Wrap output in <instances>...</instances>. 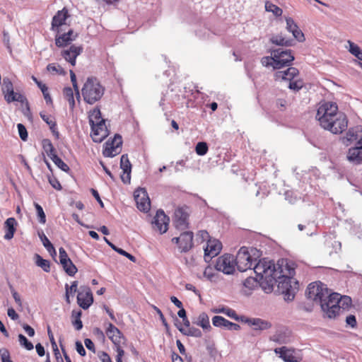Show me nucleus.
<instances>
[{"mask_svg": "<svg viewBox=\"0 0 362 362\" xmlns=\"http://www.w3.org/2000/svg\"><path fill=\"white\" fill-rule=\"evenodd\" d=\"M134 199L139 210L143 212H148L150 210V199L147 192L144 189H140L134 192Z\"/></svg>", "mask_w": 362, "mask_h": 362, "instance_id": "nucleus-15", "label": "nucleus"}, {"mask_svg": "<svg viewBox=\"0 0 362 362\" xmlns=\"http://www.w3.org/2000/svg\"><path fill=\"white\" fill-rule=\"evenodd\" d=\"M70 77H71V81L73 85V88L76 93L77 98L79 99L80 93H79V89H78V86L77 81H76V76L72 70H70Z\"/></svg>", "mask_w": 362, "mask_h": 362, "instance_id": "nucleus-55", "label": "nucleus"}, {"mask_svg": "<svg viewBox=\"0 0 362 362\" xmlns=\"http://www.w3.org/2000/svg\"><path fill=\"white\" fill-rule=\"evenodd\" d=\"M82 52L83 47L81 46L72 45L69 49L62 50L61 55L66 62L70 63L71 66H74L77 57L80 55Z\"/></svg>", "mask_w": 362, "mask_h": 362, "instance_id": "nucleus-19", "label": "nucleus"}, {"mask_svg": "<svg viewBox=\"0 0 362 362\" xmlns=\"http://www.w3.org/2000/svg\"><path fill=\"white\" fill-rule=\"evenodd\" d=\"M155 229L161 234L165 233L168 228L169 218L165 214L163 210H158L152 222Z\"/></svg>", "mask_w": 362, "mask_h": 362, "instance_id": "nucleus-17", "label": "nucleus"}, {"mask_svg": "<svg viewBox=\"0 0 362 362\" xmlns=\"http://www.w3.org/2000/svg\"><path fill=\"white\" fill-rule=\"evenodd\" d=\"M82 315V312L81 310H73L72 311V317L74 320H72V325L75 327L76 330H81L83 327V323L81 320V317Z\"/></svg>", "mask_w": 362, "mask_h": 362, "instance_id": "nucleus-36", "label": "nucleus"}, {"mask_svg": "<svg viewBox=\"0 0 362 362\" xmlns=\"http://www.w3.org/2000/svg\"><path fill=\"white\" fill-rule=\"evenodd\" d=\"M346 322L347 325H350L351 327H355L357 325L356 318L354 315H349L346 318Z\"/></svg>", "mask_w": 362, "mask_h": 362, "instance_id": "nucleus-62", "label": "nucleus"}, {"mask_svg": "<svg viewBox=\"0 0 362 362\" xmlns=\"http://www.w3.org/2000/svg\"><path fill=\"white\" fill-rule=\"evenodd\" d=\"M224 327L228 330H239L240 329V326L238 324L232 322L228 320H226Z\"/></svg>", "mask_w": 362, "mask_h": 362, "instance_id": "nucleus-61", "label": "nucleus"}, {"mask_svg": "<svg viewBox=\"0 0 362 362\" xmlns=\"http://www.w3.org/2000/svg\"><path fill=\"white\" fill-rule=\"evenodd\" d=\"M270 41L272 43L279 46L290 47L294 45V40L286 38L281 34L272 37Z\"/></svg>", "mask_w": 362, "mask_h": 362, "instance_id": "nucleus-30", "label": "nucleus"}, {"mask_svg": "<svg viewBox=\"0 0 362 362\" xmlns=\"http://www.w3.org/2000/svg\"><path fill=\"white\" fill-rule=\"evenodd\" d=\"M305 294L308 299L320 305L322 311L329 318H334L339 314L340 305L337 301L338 293H330L327 285L321 281L310 283L307 288Z\"/></svg>", "mask_w": 362, "mask_h": 362, "instance_id": "nucleus-2", "label": "nucleus"}, {"mask_svg": "<svg viewBox=\"0 0 362 362\" xmlns=\"http://www.w3.org/2000/svg\"><path fill=\"white\" fill-rule=\"evenodd\" d=\"M2 93L4 97V100L8 103L13 102H19L21 104H26L28 110H29L28 102L25 96L23 94L13 90V85L10 78L5 77L3 78L2 83Z\"/></svg>", "mask_w": 362, "mask_h": 362, "instance_id": "nucleus-6", "label": "nucleus"}, {"mask_svg": "<svg viewBox=\"0 0 362 362\" xmlns=\"http://www.w3.org/2000/svg\"><path fill=\"white\" fill-rule=\"evenodd\" d=\"M78 305L84 309H88L93 303V296L90 288L88 286H82L77 295Z\"/></svg>", "mask_w": 362, "mask_h": 362, "instance_id": "nucleus-13", "label": "nucleus"}, {"mask_svg": "<svg viewBox=\"0 0 362 362\" xmlns=\"http://www.w3.org/2000/svg\"><path fill=\"white\" fill-rule=\"evenodd\" d=\"M254 272L263 280L262 284H266L268 291L273 290L274 286L277 284L278 288L284 295V299L291 301L294 299L298 291V281L293 277L295 269L289 264L287 259H281L275 264L273 261L265 258L259 260L254 267Z\"/></svg>", "mask_w": 362, "mask_h": 362, "instance_id": "nucleus-1", "label": "nucleus"}, {"mask_svg": "<svg viewBox=\"0 0 362 362\" xmlns=\"http://www.w3.org/2000/svg\"><path fill=\"white\" fill-rule=\"evenodd\" d=\"M116 252L117 253H119V255L126 257L127 258H128L132 262H135L136 260V257L134 256H133L130 253L126 252L125 250H124L122 248L118 247L117 250H116Z\"/></svg>", "mask_w": 362, "mask_h": 362, "instance_id": "nucleus-59", "label": "nucleus"}, {"mask_svg": "<svg viewBox=\"0 0 362 362\" xmlns=\"http://www.w3.org/2000/svg\"><path fill=\"white\" fill-rule=\"evenodd\" d=\"M337 301H339L338 303L340 305V310H344L351 305V298L349 296H341L339 293H338Z\"/></svg>", "mask_w": 362, "mask_h": 362, "instance_id": "nucleus-40", "label": "nucleus"}, {"mask_svg": "<svg viewBox=\"0 0 362 362\" xmlns=\"http://www.w3.org/2000/svg\"><path fill=\"white\" fill-rule=\"evenodd\" d=\"M226 319L222 316L216 315L212 318V324L217 327H224Z\"/></svg>", "mask_w": 362, "mask_h": 362, "instance_id": "nucleus-53", "label": "nucleus"}, {"mask_svg": "<svg viewBox=\"0 0 362 362\" xmlns=\"http://www.w3.org/2000/svg\"><path fill=\"white\" fill-rule=\"evenodd\" d=\"M35 264L37 267L42 268L45 272L50 271V262L47 259H43L40 255H35Z\"/></svg>", "mask_w": 362, "mask_h": 362, "instance_id": "nucleus-35", "label": "nucleus"}, {"mask_svg": "<svg viewBox=\"0 0 362 362\" xmlns=\"http://www.w3.org/2000/svg\"><path fill=\"white\" fill-rule=\"evenodd\" d=\"M298 74L299 71L298 69L290 66L286 70L276 71L274 74V77L276 80L288 81L290 82L298 76Z\"/></svg>", "mask_w": 362, "mask_h": 362, "instance_id": "nucleus-24", "label": "nucleus"}, {"mask_svg": "<svg viewBox=\"0 0 362 362\" xmlns=\"http://www.w3.org/2000/svg\"><path fill=\"white\" fill-rule=\"evenodd\" d=\"M348 122L346 115L344 112H339L328 122V124L325 125L322 128L334 134H341L347 129Z\"/></svg>", "mask_w": 362, "mask_h": 362, "instance_id": "nucleus-7", "label": "nucleus"}, {"mask_svg": "<svg viewBox=\"0 0 362 362\" xmlns=\"http://www.w3.org/2000/svg\"><path fill=\"white\" fill-rule=\"evenodd\" d=\"M18 341L21 346H23L28 351L33 349V344L23 334H20L18 335Z\"/></svg>", "mask_w": 362, "mask_h": 362, "instance_id": "nucleus-49", "label": "nucleus"}, {"mask_svg": "<svg viewBox=\"0 0 362 362\" xmlns=\"http://www.w3.org/2000/svg\"><path fill=\"white\" fill-rule=\"evenodd\" d=\"M261 62L263 66H272L274 69V56L272 55L269 57H264L261 59Z\"/></svg>", "mask_w": 362, "mask_h": 362, "instance_id": "nucleus-56", "label": "nucleus"}, {"mask_svg": "<svg viewBox=\"0 0 362 362\" xmlns=\"http://www.w3.org/2000/svg\"><path fill=\"white\" fill-rule=\"evenodd\" d=\"M286 30L291 33L293 37L298 42H302L305 40V36L294 20L291 17L286 18Z\"/></svg>", "mask_w": 362, "mask_h": 362, "instance_id": "nucleus-22", "label": "nucleus"}, {"mask_svg": "<svg viewBox=\"0 0 362 362\" xmlns=\"http://www.w3.org/2000/svg\"><path fill=\"white\" fill-rule=\"evenodd\" d=\"M120 147H115L113 146H107V143L105 144V148L103 150V156L105 157L112 158L119 153Z\"/></svg>", "mask_w": 362, "mask_h": 362, "instance_id": "nucleus-39", "label": "nucleus"}, {"mask_svg": "<svg viewBox=\"0 0 362 362\" xmlns=\"http://www.w3.org/2000/svg\"><path fill=\"white\" fill-rule=\"evenodd\" d=\"M213 312L215 313H223L228 316L229 317L234 319L235 320H239V317L237 315L236 312L234 310L229 308L223 307L221 308L214 309Z\"/></svg>", "mask_w": 362, "mask_h": 362, "instance_id": "nucleus-38", "label": "nucleus"}, {"mask_svg": "<svg viewBox=\"0 0 362 362\" xmlns=\"http://www.w3.org/2000/svg\"><path fill=\"white\" fill-rule=\"evenodd\" d=\"M100 122H105L101 117V112L100 109L95 108L89 115V123L90 124L95 123H100Z\"/></svg>", "mask_w": 362, "mask_h": 362, "instance_id": "nucleus-42", "label": "nucleus"}, {"mask_svg": "<svg viewBox=\"0 0 362 362\" xmlns=\"http://www.w3.org/2000/svg\"><path fill=\"white\" fill-rule=\"evenodd\" d=\"M272 55L274 56V69L291 66L295 59L291 49H284L281 47L272 49Z\"/></svg>", "mask_w": 362, "mask_h": 362, "instance_id": "nucleus-8", "label": "nucleus"}, {"mask_svg": "<svg viewBox=\"0 0 362 362\" xmlns=\"http://www.w3.org/2000/svg\"><path fill=\"white\" fill-rule=\"evenodd\" d=\"M274 352L279 355V357L285 362H298L296 357L293 355V350L289 349L286 346L276 348Z\"/></svg>", "mask_w": 362, "mask_h": 362, "instance_id": "nucleus-26", "label": "nucleus"}, {"mask_svg": "<svg viewBox=\"0 0 362 362\" xmlns=\"http://www.w3.org/2000/svg\"><path fill=\"white\" fill-rule=\"evenodd\" d=\"M3 43L9 52H11V47L10 43V35L8 31L4 30L3 32Z\"/></svg>", "mask_w": 362, "mask_h": 362, "instance_id": "nucleus-57", "label": "nucleus"}, {"mask_svg": "<svg viewBox=\"0 0 362 362\" xmlns=\"http://www.w3.org/2000/svg\"><path fill=\"white\" fill-rule=\"evenodd\" d=\"M346 158L353 164L358 165L362 163V146L356 144L355 146L349 148Z\"/></svg>", "mask_w": 362, "mask_h": 362, "instance_id": "nucleus-23", "label": "nucleus"}, {"mask_svg": "<svg viewBox=\"0 0 362 362\" xmlns=\"http://www.w3.org/2000/svg\"><path fill=\"white\" fill-rule=\"evenodd\" d=\"M271 340L279 344H287L290 341L289 332L287 330H277L271 337Z\"/></svg>", "mask_w": 362, "mask_h": 362, "instance_id": "nucleus-29", "label": "nucleus"}, {"mask_svg": "<svg viewBox=\"0 0 362 362\" xmlns=\"http://www.w3.org/2000/svg\"><path fill=\"white\" fill-rule=\"evenodd\" d=\"M77 287H78V281H73L70 286L67 284H65V290H66L65 296H66V302L67 303H69V304L70 303L69 296L70 295L73 296L75 294V293L77 291Z\"/></svg>", "mask_w": 362, "mask_h": 362, "instance_id": "nucleus-43", "label": "nucleus"}, {"mask_svg": "<svg viewBox=\"0 0 362 362\" xmlns=\"http://www.w3.org/2000/svg\"><path fill=\"white\" fill-rule=\"evenodd\" d=\"M17 128L20 138L25 141L28 139V132L25 127L23 124H18Z\"/></svg>", "mask_w": 362, "mask_h": 362, "instance_id": "nucleus-54", "label": "nucleus"}, {"mask_svg": "<svg viewBox=\"0 0 362 362\" xmlns=\"http://www.w3.org/2000/svg\"><path fill=\"white\" fill-rule=\"evenodd\" d=\"M209 150L208 145L204 141L198 142L195 146V151L199 156H204Z\"/></svg>", "mask_w": 362, "mask_h": 362, "instance_id": "nucleus-47", "label": "nucleus"}, {"mask_svg": "<svg viewBox=\"0 0 362 362\" xmlns=\"http://www.w3.org/2000/svg\"><path fill=\"white\" fill-rule=\"evenodd\" d=\"M17 225L16 220L14 218H8L4 223V228L6 233L4 235V239L11 240L13 238L14 233L16 231V226Z\"/></svg>", "mask_w": 362, "mask_h": 362, "instance_id": "nucleus-27", "label": "nucleus"}, {"mask_svg": "<svg viewBox=\"0 0 362 362\" xmlns=\"http://www.w3.org/2000/svg\"><path fill=\"white\" fill-rule=\"evenodd\" d=\"M245 322L253 327L255 330H266L272 327V323L261 318H246Z\"/></svg>", "mask_w": 362, "mask_h": 362, "instance_id": "nucleus-25", "label": "nucleus"}, {"mask_svg": "<svg viewBox=\"0 0 362 362\" xmlns=\"http://www.w3.org/2000/svg\"><path fill=\"white\" fill-rule=\"evenodd\" d=\"M339 112L338 105L334 102H323L319 104L316 113V119L322 128Z\"/></svg>", "mask_w": 362, "mask_h": 362, "instance_id": "nucleus-5", "label": "nucleus"}, {"mask_svg": "<svg viewBox=\"0 0 362 362\" xmlns=\"http://www.w3.org/2000/svg\"><path fill=\"white\" fill-rule=\"evenodd\" d=\"M59 252V262L63 269H64L65 272L71 276H74L78 271L76 267L74 264L71 259L69 257L64 248L60 247Z\"/></svg>", "mask_w": 362, "mask_h": 362, "instance_id": "nucleus-16", "label": "nucleus"}, {"mask_svg": "<svg viewBox=\"0 0 362 362\" xmlns=\"http://www.w3.org/2000/svg\"><path fill=\"white\" fill-rule=\"evenodd\" d=\"M8 316L13 320H16L19 318L18 314L13 308H9L7 310Z\"/></svg>", "mask_w": 362, "mask_h": 362, "instance_id": "nucleus-64", "label": "nucleus"}, {"mask_svg": "<svg viewBox=\"0 0 362 362\" xmlns=\"http://www.w3.org/2000/svg\"><path fill=\"white\" fill-rule=\"evenodd\" d=\"M303 84L302 80L291 81L289 82L288 88L294 91H298L303 87Z\"/></svg>", "mask_w": 362, "mask_h": 362, "instance_id": "nucleus-52", "label": "nucleus"}, {"mask_svg": "<svg viewBox=\"0 0 362 362\" xmlns=\"http://www.w3.org/2000/svg\"><path fill=\"white\" fill-rule=\"evenodd\" d=\"M235 259L229 254H226L217 258L215 268L225 274H232L235 272Z\"/></svg>", "mask_w": 362, "mask_h": 362, "instance_id": "nucleus-9", "label": "nucleus"}, {"mask_svg": "<svg viewBox=\"0 0 362 362\" xmlns=\"http://www.w3.org/2000/svg\"><path fill=\"white\" fill-rule=\"evenodd\" d=\"M42 148L46 152L47 156L51 158L52 155H56L55 148H54L51 141L48 139H45L42 141Z\"/></svg>", "mask_w": 362, "mask_h": 362, "instance_id": "nucleus-41", "label": "nucleus"}, {"mask_svg": "<svg viewBox=\"0 0 362 362\" xmlns=\"http://www.w3.org/2000/svg\"><path fill=\"white\" fill-rule=\"evenodd\" d=\"M38 236H39L40 240L42 241V245L45 247H46L47 245H48L51 243L49 241V240L47 238V237L45 235L43 231H40V232L39 231Z\"/></svg>", "mask_w": 362, "mask_h": 362, "instance_id": "nucleus-63", "label": "nucleus"}, {"mask_svg": "<svg viewBox=\"0 0 362 362\" xmlns=\"http://www.w3.org/2000/svg\"><path fill=\"white\" fill-rule=\"evenodd\" d=\"M107 146H113L115 147H121L122 144V136H120L118 134H116L113 138L112 140L110 141L108 140L106 141Z\"/></svg>", "mask_w": 362, "mask_h": 362, "instance_id": "nucleus-51", "label": "nucleus"}, {"mask_svg": "<svg viewBox=\"0 0 362 362\" xmlns=\"http://www.w3.org/2000/svg\"><path fill=\"white\" fill-rule=\"evenodd\" d=\"M361 132L362 127L361 126L350 127L346 132L345 136L341 138V142L346 146H349L354 141L358 140L360 137L359 134Z\"/></svg>", "mask_w": 362, "mask_h": 362, "instance_id": "nucleus-21", "label": "nucleus"}, {"mask_svg": "<svg viewBox=\"0 0 362 362\" xmlns=\"http://www.w3.org/2000/svg\"><path fill=\"white\" fill-rule=\"evenodd\" d=\"M194 323L202 327L204 329L209 330L211 329L209 318L206 313H202L198 317L197 322Z\"/></svg>", "mask_w": 362, "mask_h": 362, "instance_id": "nucleus-34", "label": "nucleus"}, {"mask_svg": "<svg viewBox=\"0 0 362 362\" xmlns=\"http://www.w3.org/2000/svg\"><path fill=\"white\" fill-rule=\"evenodd\" d=\"M193 233L191 231H185L180 234V240L179 244V250L180 252H187L194 245Z\"/></svg>", "mask_w": 362, "mask_h": 362, "instance_id": "nucleus-20", "label": "nucleus"}, {"mask_svg": "<svg viewBox=\"0 0 362 362\" xmlns=\"http://www.w3.org/2000/svg\"><path fill=\"white\" fill-rule=\"evenodd\" d=\"M222 244L217 240H209L206 247L204 248V259L209 262L212 257H216L221 252Z\"/></svg>", "mask_w": 362, "mask_h": 362, "instance_id": "nucleus-18", "label": "nucleus"}, {"mask_svg": "<svg viewBox=\"0 0 362 362\" xmlns=\"http://www.w3.org/2000/svg\"><path fill=\"white\" fill-rule=\"evenodd\" d=\"M34 205L36 209L39 222L42 224H45L46 222V216L42 207L37 203H35Z\"/></svg>", "mask_w": 362, "mask_h": 362, "instance_id": "nucleus-50", "label": "nucleus"}, {"mask_svg": "<svg viewBox=\"0 0 362 362\" xmlns=\"http://www.w3.org/2000/svg\"><path fill=\"white\" fill-rule=\"evenodd\" d=\"M265 10L268 12H272L276 17L281 16L283 13L281 8L270 1H267L265 3Z\"/></svg>", "mask_w": 362, "mask_h": 362, "instance_id": "nucleus-44", "label": "nucleus"}, {"mask_svg": "<svg viewBox=\"0 0 362 362\" xmlns=\"http://www.w3.org/2000/svg\"><path fill=\"white\" fill-rule=\"evenodd\" d=\"M348 44L349 45V52L356 57L358 59L362 61V49L360 48V47L351 40L348 41Z\"/></svg>", "mask_w": 362, "mask_h": 362, "instance_id": "nucleus-37", "label": "nucleus"}, {"mask_svg": "<svg viewBox=\"0 0 362 362\" xmlns=\"http://www.w3.org/2000/svg\"><path fill=\"white\" fill-rule=\"evenodd\" d=\"M75 37H66L64 34L57 33L55 36V45L58 47H64L69 45L72 41L76 39Z\"/></svg>", "mask_w": 362, "mask_h": 362, "instance_id": "nucleus-31", "label": "nucleus"}, {"mask_svg": "<svg viewBox=\"0 0 362 362\" xmlns=\"http://www.w3.org/2000/svg\"><path fill=\"white\" fill-rule=\"evenodd\" d=\"M105 93V88L95 77H88L81 89L83 100L90 105L99 101Z\"/></svg>", "mask_w": 362, "mask_h": 362, "instance_id": "nucleus-4", "label": "nucleus"}, {"mask_svg": "<svg viewBox=\"0 0 362 362\" xmlns=\"http://www.w3.org/2000/svg\"><path fill=\"white\" fill-rule=\"evenodd\" d=\"M47 70L49 72L56 73V74H58L59 75L64 76L66 74V71H64V69L62 67H61L59 65H57L56 64H54V63L49 64L47 66Z\"/></svg>", "mask_w": 362, "mask_h": 362, "instance_id": "nucleus-48", "label": "nucleus"}, {"mask_svg": "<svg viewBox=\"0 0 362 362\" xmlns=\"http://www.w3.org/2000/svg\"><path fill=\"white\" fill-rule=\"evenodd\" d=\"M188 207L182 206L175 209L173 217V224L180 230H185L189 228Z\"/></svg>", "mask_w": 362, "mask_h": 362, "instance_id": "nucleus-10", "label": "nucleus"}, {"mask_svg": "<svg viewBox=\"0 0 362 362\" xmlns=\"http://www.w3.org/2000/svg\"><path fill=\"white\" fill-rule=\"evenodd\" d=\"M50 159L62 171L66 172V173L69 171L70 168L68 166V165L66 164L59 157H58V156L57 154L52 155V156H51Z\"/></svg>", "mask_w": 362, "mask_h": 362, "instance_id": "nucleus-45", "label": "nucleus"}, {"mask_svg": "<svg viewBox=\"0 0 362 362\" xmlns=\"http://www.w3.org/2000/svg\"><path fill=\"white\" fill-rule=\"evenodd\" d=\"M120 168L123 172L132 171V164L127 154H124L121 156Z\"/></svg>", "mask_w": 362, "mask_h": 362, "instance_id": "nucleus-46", "label": "nucleus"}, {"mask_svg": "<svg viewBox=\"0 0 362 362\" xmlns=\"http://www.w3.org/2000/svg\"><path fill=\"white\" fill-rule=\"evenodd\" d=\"M64 98L69 102V107L73 110L75 107L74 90L71 87H65L63 89Z\"/></svg>", "mask_w": 362, "mask_h": 362, "instance_id": "nucleus-33", "label": "nucleus"}, {"mask_svg": "<svg viewBox=\"0 0 362 362\" xmlns=\"http://www.w3.org/2000/svg\"><path fill=\"white\" fill-rule=\"evenodd\" d=\"M106 334L108 338L115 346L117 352H118V349H122V344L125 343L126 339L117 327L112 323H109L106 330Z\"/></svg>", "mask_w": 362, "mask_h": 362, "instance_id": "nucleus-12", "label": "nucleus"}, {"mask_svg": "<svg viewBox=\"0 0 362 362\" xmlns=\"http://www.w3.org/2000/svg\"><path fill=\"white\" fill-rule=\"evenodd\" d=\"M49 182L53 188L57 190L62 189V185L59 181L54 177H49Z\"/></svg>", "mask_w": 362, "mask_h": 362, "instance_id": "nucleus-60", "label": "nucleus"}, {"mask_svg": "<svg viewBox=\"0 0 362 362\" xmlns=\"http://www.w3.org/2000/svg\"><path fill=\"white\" fill-rule=\"evenodd\" d=\"M259 277V279L255 277L249 276L245 279L243 284L245 288L249 289L250 291L254 290L255 288L258 286V284H260L264 288V290L268 289L266 286H264V284H262L263 280L260 279V276L257 274Z\"/></svg>", "mask_w": 362, "mask_h": 362, "instance_id": "nucleus-28", "label": "nucleus"}, {"mask_svg": "<svg viewBox=\"0 0 362 362\" xmlns=\"http://www.w3.org/2000/svg\"><path fill=\"white\" fill-rule=\"evenodd\" d=\"M178 330L183 334L187 336H191L194 337H201L202 336V333L201 330L198 328L191 327L189 329H185L180 325H175Z\"/></svg>", "mask_w": 362, "mask_h": 362, "instance_id": "nucleus-32", "label": "nucleus"}, {"mask_svg": "<svg viewBox=\"0 0 362 362\" xmlns=\"http://www.w3.org/2000/svg\"><path fill=\"white\" fill-rule=\"evenodd\" d=\"M69 17V10L66 7L58 11L52 17L50 30L56 33H60L61 27L66 24Z\"/></svg>", "mask_w": 362, "mask_h": 362, "instance_id": "nucleus-11", "label": "nucleus"}, {"mask_svg": "<svg viewBox=\"0 0 362 362\" xmlns=\"http://www.w3.org/2000/svg\"><path fill=\"white\" fill-rule=\"evenodd\" d=\"M262 252L255 247H241L238 252L235 264L240 272H245L252 269L259 262Z\"/></svg>", "mask_w": 362, "mask_h": 362, "instance_id": "nucleus-3", "label": "nucleus"}, {"mask_svg": "<svg viewBox=\"0 0 362 362\" xmlns=\"http://www.w3.org/2000/svg\"><path fill=\"white\" fill-rule=\"evenodd\" d=\"M0 357L2 362H12L9 351L6 349H0Z\"/></svg>", "mask_w": 362, "mask_h": 362, "instance_id": "nucleus-58", "label": "nucleus"}, {"mask_svg": "<svg viewBox=\"0 0 362 362\" xmlns=\"http://www.w3.org/2000/svg\"><path fill=\"white\" fill-rule=\"evenodd\" d=\"M90 125L91 127V137L94 142L100 143L108 136L109 133L105 122H100V123H95Z\"/></svg>", "mask_w": 362, "mask_h": 362, "instance_id": "nucleus-14", "label": "nucleus"}]
</instances>
